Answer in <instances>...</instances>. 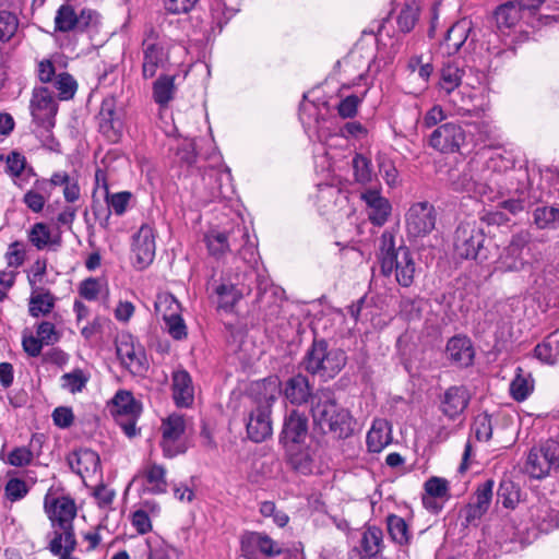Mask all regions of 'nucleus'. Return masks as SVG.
<instances>
[{"instance_id": "f257e3e1", "label": "nucleus", "mask_w": 559, "mask_h": 559, "mask_svg": "<svg viewBox=\"0 0 559 559\" xmlns=\"http://www.w3.org/2000/svg\"><path fill=\"white\" fill-rule=\"evenodd\" d=\"M377 259L383 276L394 274L395 281L403 287L414 283L416 264L409 249L396 245L394 230H384L378 240Z\"/></svg>"}, {"instance_id": "f03ea898", "label": "nucleus", "mask_w": 559, "mask_h": 559, "mask_svg": "<svg viewBox=\"0 0 559 559\" xmlns=\"http://www.w3.org/2000/svg\"><path fill=\"white\" fill-rule=\"evenodd\" d=\"M311 415L323 433L331 432L335 438L346 439L354 432L355 423L349 411L337 405L330 390L316 392Z\"/></svg>"}, {"instance_id": "7ed1b4c3", "label": "nucleus", "mask_w": 559, "mask_h": 559, "mask_svg": "<svg viewBox=\"0 0 559 559\" xmlns=\"http://www.w3.org/2000/svg\"><path fill=\"white\" fill-rule=\"evenodd\" d=\"M257 406L249 413L247 421L248 437L254 442H262L272 435L271 408L281 393L277 377H269L257 383Z\"/></svg>"}, {"instance_id": "20e7f679", "label": "nucleus", "mask_w": 559, "mask_h": 559, "mask_svg": "<svg viewBox=\"0 0 559 559\" xmlns=\"http://www.w3.org/2000/svg\"><path fill=\"white\" fill-rule=\"evenodd\" d=\"M346 362L347 356L343 349L330 346L325 340H314L301 365L307 372L328 381L338 374Z\"/></svg>"}, {"instance_id": "39448f33", "label": "nucleus", "mask_w": 559, "mask_h": 559, "mask_svg": "<svg viewBox=\"0 0 559 559\" xmlns=\"http://www.w3.org/2000/svg\"><path fill=\"white\" fill-rule=\"evenodd\" d=\"M44 508L52 527L50 538L76 537L73 522L78 509L73 498L70 496L46 497Z\"/></svg>"}, {"instance_id": "423d86ee", "label": "nucleus", "mask_w": 559, "mask_h": 559, "mask_svg": "<svg viewBox=\"0 0 559 559\" xmlns=\"http://www.w3.org/2000/svg\"><path fill=\"white\" fill-rule=\"evenodd\" d=\"M559 468V442L548 439L538 447H534L525 463V472L536 479L545 478L552 471Z\"/></svg>"}, {"instance_id": "0eeeda50", "label": "nucleus", "mask_w": 559, "mask_h": 559, "mask_svg": "<svg viewBox=\"0 0 559 559\" xmlns=\"http://www.w3.org/2000/svg\"><path fill=\"white\" fill-rule=\"evenodd\" d=\"M531 236L521 231L512 236L509 245L503 248L496 262V270L501 272H519L528 264L531 257Z\"/></svg>"}, {"instance_id": "6e6552de", "label": "nucleus", "mask_w": 559, "mask_h": 559, "mask_svg": "<svg viewBox=\"0 0 559 559\" xmlns=\"http://www.w3.org/2000/svg\"><path fill=\"white\" fill-rule=\"evenodd\" d=\"M186 428V417L178 413H173L162 420L160 447L166 457L173 459L186 453L188 449L185 439Z\"/></svg>"}, {"instance_id": "1a4fd4ad", "label": "nucleus", "mask_w": 559, "mask_h": 559, "mask_svg": "<svg viewBox=\"0 0 559 559\" xmlns=\"http://www.w3.org/2000/svg\"><path fill=\"white\" fill-rule=\"evenodd\" d=\"M33 123L38 128L53 129L58 104L47 87H35L29 102Z\"/></svg>"}, {"instance_id": "9d476101", "label": "nucleus", "mask_w": 559, "mask_h": 559, "mask_svg": "<svg viewBox=\"0 0 559 559\" xmlns=\"http://www.w3.org/2000/svg\"><path fill=\"white\" fill-rule=\"evenodd\" d=\"M135 400L131 392L119 390L108 404V408L116 423L128 437L136 435Z\"/></svg>"}, {"instance_id": "9b49d317", "label": "nucleus", "mask_w": 559, "mask_h": 559, "mask_svg": "<svg viewBox=\"0 0 559 559\" xmlns=\"http://www.w3.org/2000/svg\"><path fill=\"white\" fill-rule=\"evenodd\" d=\"M436 218L435 207L429 202L424 201L412 204L405 215L408 236L416 238L430 234L436 226Z\"/></svg>"}, {"instance_id": "f8f14e48", "label": "nucleus", "mask_w": 559, "mask_h": 559, "mask_svg": "<svg viewBox=\"0 0 559 559\" xmlns=\"http://www.w3.org/2000/svg\"><path fill=\"white\" fill-rule=\"evenodd\" d=\"M485 239L481 230L472 228L468 225L459 226L454 239L455 252L463 259L483 261L487 259V254L484 251Z\"/></svg>"}, {"instance_id": "ddd939ff", "label": "nucleus", "mask_w": 559, "mask_h": 559, "mask_svg": "<svg viewBox=\"0 0 559 559\" xmlns=\"http://www.w3.org/2000/svg\"><path fill=\"white\" fill-rule=\"evenodd\" d=\"M471 392L465 385H451L439 396V411L449 420L463 419L471 401Z\"/></svg>"}, {"instance_id": "4468645a", "label": "nucleus", "mask_w": 559, "mask_h": 559, "mask_svg": "<svg viewBox=\"0 0 559 559\" xmlns=\"http://www.w3.org/2000/svg\"><path fill=\"white\" fill-rule=\"evenodd\" d=\"M241 551L246 559H259V554L276 557L283 554V547L270 536L259 532H247L241 536Z\"/></svg>"}, {"instance_id": "2eb2a0df", "label": "nucleus", "mask_w": 559, "mask_h": 559, "mask_svg": "<svg viewBox=\"0 0 559 559\" xmlns=\"http://www.w3.org/2000/svg\"><path fill=\"white\" fill-rule=\"evenodd\" d=\"M465 141V131L454 122L439 126L429 136V145L441 153L459 151Z\"/></svg>"}, {"instance_id": "dca6fc26", "label": "nucleus", "mask_w": 559, "mask_h": 559, "mask_svg": "<svg viewBox=\"0 0 559 559\" xmlns=\"http://www.w3.org/2000/svg\"><path fill=\"white\" fill-rule=\"evenodd\" d=\"M67 461L71 471L78 474L84 483L87 478L102 477L99 455L91 449L74 450L68 455Z\"/></svg>"}, {"instance_id": "f3484780", "label": "nucleus", "mask_w": 559, "mask_h": 559, "mask_svg": "<svg viewBox=\"0 0 559 559\" xmlns=\"http://www.w3.org/2000/svg\"><path fill=\"white\" fill-rule=\"evenodd\" d=\"M246 228H236L230 231H219L212 229L204 235V242L206 245L207 252L211 257L219 260L227 252L233 251L236 247L238 238H246Z\"/></svg>"}, {"instance_id": "a211bd4d", "label": "nucleus", "mask_w": 559, "mask_h": 559, "mask_svg": "<svg viewBox=\"0 0 559 559\" xmlns=\"http://www.w3.org/2000/svg\"><path fill=\"white\" fill-rule=\"evenodd\" d=\"M493 480L479 484L471 502L464 508L465 525L475 524L488 511L492 499Z\"/></svg>"}, {"instance_id": "6ab92c4d", "label": "nucleus", "mask_w": 559, "mask_h": 559, "mask_svg": "<svg viewBox=\"0 0 559 559\" xmlns=\"http://www.w3.org/2000/svg\"><path fill=\"white\" fill-rule=\"evenodd\" d=\"M361 200L366 203L367 215L374 226L384 225L392 212L390 201L382 197L377 189H367L360 194Z\"/></svg>"}, {"instance_id": "aec40b11", "label": "nucleus", "mask_w": 559, "mask_h": 559, "mask_svg": "<svg viewBox=\"0 0 559 559\" xmlns=\"http://www.w3.org/2000/svg\"><path fill=\"white\" fill-rule=\"evenodd\" d=\"M308 436V418L298 411H292L284 420L280 441L285 447L304 443Z\"/></svg>"}, {"instance_id": "412c9836", "label": "nucleus", "mask_w": 559, "mask_h": 559, "mask_svg": "<svg viewBox=\"0 0 559 559\" xmlns=\"http://www.w3.org/2000/svg\"><path fill=\"white\" fill-rule=\"evenodd\" d=\"M100 133L111 142H117L121 135L122 123L115 110L114 99H105L97 115Z\"/></svg>"}, {"instance_id": "4be33fe9", "label": "nucleus", "mask_w": 559, "mask_h": 559, "mask_svg": "<svg viewBox=\"0 0 559 559\" xmlns=\"http://www.w3.org/2000/svg\"><path fill=\"white\" fill-rule=\"evenodd\" d=\"M173 399L178 407H190L194 402L192 378L185 369H178L171 376Z\"/></svg>"}, {"instance_id": "5701e85b", "label": "nucleus", "mask_w": 559, "mask_h": 559, "mask_svg": "<svg viewBox=\"0 0 559 559\" xmlns=\"http://www.w3.org/2000/svg\"><path fill=\"white\" fill-rule=\"evenodd\" d=\"M199 156L195 152V144L193 141H186L181 145L177 147L175 153L173 164L179 167V175L181 173L190 174L193 171V168H197L198 171L206 174L207 169H213V165H207L203 163L199 165Z\"/></svg>"}, {"instance_id": "b1692460", "label": "nucleus", "mask_w": 559, "mask_h": 559, "mask_svg": "<svg viewBox=\"0 0 559 559\" xmlns=\"http://www.w3.org/2000/svg\"><path fill=\"white\" fill-rule=\"evenodd\" d=\"M314 395L316 393H312L308 378L304 374H296L285 383L284 396L293 405L299 406L309 401L312 404Z\"/></svg>"}, {"instance_id": "393cba45", "label": "nucleus", "mask_w": 559, "mask_h": 559, "mask_svg": "<svg viewBox=\"0 0 559 559\" xmlns=\"http://www.w3.org/2000/svg\"><path fill=\"white\" fill-rule=\"evenodd\" d=\"M445 353L448 359L460 366L467 367L474 359V349L469 338L465 336H453L447 343Z\"/></svg>"}, {"instance_id": "a878e982", "label": "nucleus", "mask_w": 559, "mask_h": 559, "mask_svg": "<svg viewBox=\"0 0 559 559\" xmlns=\"http://www.w3.org/2000/svg\"><path fill=\"white\" fill-rule=\"evenodd\" d=\"M142 491L154 495L167 491L166 468L163 465L147 462L142 471Z\"/></svg>"}, {"instance_id": "bb28decb", "label": "nucleus", "mask_w": 559, "mask_h": 559, "mask_svg": "<svg viewBox=\"0 0 559 559\" xmlns=\"http://www.w3.org/2000/svg\"><path fill=\"white\" fill-rule=\"evenodd\" d=\"M116 350L122 366L130 372L135 373L140 369V358L132 335L121 333L116 340Z\"/></svg>"}, {"instance_id": "cd10ccee", "label": "nucleus", "mask_w": 559, "mask_h": 559, "mask_svg": "<svg viewBox=\"0 0 559 559\" xmlns=\"http://www.w3.org/2000/svg\"><path fill=\"white\" fill-rule=\"evenodd\" d=\"M145 39L142 40V50L144 53V61L142 62V76L152 78L155 75L156 70L163 66L165 60L164 47L160 44L152 43L145 48Z\"/></svg>"}, {"instance_id": "c85d7f7f", "label": "nucleus", "mask_w": 559, "mask_h": 559, "mask_svg": "<svg viewBox=\"0 0 559 559\" xmlns=\"http://www.w3.org/2000/svg\"><path fill=\"white\" fill-rule=\"evenodd\" d=\"M390 441L391 436L388 421L383 419L374 420L366 438L368 450L373 453H379Z\"/></svg>"}, {"instance_id": "c756f323", "label": "nucleus", "mask_w": 559, "mask_h": 559, "mask_svg": "<svg viewBox=\"0 0 559 559\" xmlns=\"http://www.w3.org/2000/svg\"><path fill=\"white\" fill-rule=\"evenodd\" d=\"M56 297L53 294L41 288L37 293H33L28 300V313L33 318L46 317L55 308Z\"/></svg>"}, {"instance_id": "7c9ffc66", "label": "nucleus", "mask_w": 559, "mask_h": 559, "mask_svg": "<svg viewBox=\"0 0 559 559\" xmlns=\"http://www.w3.org/2000/svg\"><path fill=\"white\" fill-rule=\"evenodd\" d=\"M78 292L81 298L87 301H95L104 295L108 298L109 286L106 277H86L80 282Z\"/></svg>"}, {"instance_id": "2f4dec72", "label": "nucleus", "mask_w": 559, "mask_h": 559, "mask_svg": "<svg viewBox=\"0 0 559 559\" xmlns=\"http://www.w3.org/2000/svg\"><path fill=\"white\" fill-rule=\"evenodd\" d=\"M250 287H246L239 284H226L223 283L217 286L216 295L218 296V307L224 310H230L243 297V295L250 293Z\"/></svg>"}, {"instance_id": "473e14b6", "label": "nucleus", "mask_w": 559, "mask_h": 559, "mask_svg": "<svg viewBox=\"0 0 559 559\" xmlns=\"http://www.w3.org/2000/svg\"><path fill=\"white\" fill-rule=\"evenodd\" d=\"M523 12L515 3L514 0H509L498 5L493 12L498 27H513L521 19H523Z\"/></svg>"}, {"instance_id": "72a5a7b5", "label": "nucleus", "mask_w": 559, "mask_h": 559, "mask_svg": "<svg viewBox=\"0 0 559 559\" xmlns=\"http://www.w3.org/2000/svg\"><path fill=\"white\" fill-rule=\"evenodd\" d=\"M383 533L377 526H369L362 534L360 547L364 552L362 559L374 558L382 548Z\"/></svg>"}, {"instance_id": "f704fd0d", "label": "nucleus", "mask_w": 559, "mask_h": 559, "mask_svg": "<svg viewBox=\"0 0 559 559\" xmlns=\"http://www.w3.org/2000/svg\"><path fill=\"white\" fill-rule=\"evenodd\" d=\"M78 12L74 7L64 3L60 5L55 15V32L59 33H70L76 32L78 27Z\"/></svg>"}, {"instance_id": "c9c22d12", "label": "nucleus", "mask_w": 559, "mask_h": 559, "mask_svg": "<svg viewBox=\"0 0 559 559\" xmlns=\"http://www.w3.org/2000/svg\"><path fill=\"white\" fill-rule=\"evenodd\" d=\"M174 81L175 76L162 74L153 83V99L157 105H159V107L167 106L174 98L176 90Z\"/></svg>"}, {"instance_id": "e433bc0d", "label": "nucleus", "mask_w": 559, "mask_h": 559, "mask_svg": "<svg viewBox=\"0 0 559 559\" xmlns=\"http://www.w3.org/2000/svg\"><path fill=\"white\" fill-rule=\"evenodd\" d=\"M146 545L148 559H181L179 550L166 544L159 536L147 537Z\"/></svg>"}, {"instance_id": "4c0bfd02", "label": "nucleus", "mask_w": 559, "mask_h": 559, "mask_svg": "<svg viewBox=\"0 0 559 559\" xmlns=\"http://www.w3.org/2000/svg\"><path fill=\"white\" fill-rule=\"evenodd\" d=\"M78 547L76 537H67V538H49L47 544L48 551L58 557V559H80L74 556V551Z\"/></svg>"}, {"instance_id": "58836bf2", "label": "nucleus", "mask_w": 559, "mask_h": 559, "mask_svg": "<svg viewBox=\"0 0 559 559\" xmlns=\"http://www.w3.org/2000/svg\"><path fill=\"white\" fill-rule=\"evenodd\" d=\"M317 201L320 207L328 210L331 205H336L345 197L342 194L340 187L333 182L317 183Z\"/></svg>"}, {"instance_id": "ea45409f", "label": "nucleus", "mask_w": 559, "mask_h": 559, "mask_svg": "<svg viewBox=\"0 0 559 559\" xmlns=\"http://www.w3.org/2000/svg\"><path fill=\"white\" fill-rule=\"evenodd\" d=\"M473 32L472 22L463 19L455 22L445 33L444 40H453V52H457Z\"/></svg>"}, {"instance_id": "a19ab883", "label": "nucleus", "mask_w": 559, "mask_h": 559, "mask_svg": "<svg viewBox=\"0 0 559 559\" xmlns=\"http://www.w3.org/2000/svg\"><path fill=\"white\" fill-rule=\"evenodd\" d=\"M534 223L539 229H556L559 227V207L540 206L533 213Z\"/></svg>"}, {"instance_id": "79ce46f5", "label": "nucleus", "mask_w": 559, "mask_h": 559, "mask_svg": "<svg viewBox=\"0 0 559 559\" xmlns=\"http://www.w3.org/2000/svg\"><path fill=\"white\" fill-rule=\"evenodd\" d=\"M464 71L454 62L444 63L440 71V86L448 94L461 84Z\"/></svg>"}, {"instance_id": "37998d69", "label": "nucleus", "mask_w": 559, "mask_h": 559, "mask_svg": "<svg viewBox=\"0 0 559 559\" xmlns=\"http://www.w3.org/2000/svg\"><path fill=\"white\" fill-rule=\"evenodd\" d=\"M532 516L540 532L547 533L558 526V515L547 503H542Z\"/></svg>"}, {"instance_id": "c03bdc74", "label": "nucleus", "mask_w": 559, "mask_h": 559, "mask_svg": "<svg viewBox=\"0 0 559 559\" xmlns=\"http://www.w3.org/2000/svg\"><path fill=\"white\" fill-rule=\"evenodd\" d=\"M239 239L241 240L240 247L239 248L237 247V245H238V240H237L236 247L233 248V250H236L237 257L239 259H241L248 265L249 272L246 271L245 275L252 276V275H254L253 266L258 261L257 248H255L254 243L249 241L248 234H247L246 238H239Z\"/></svg>"}, {"instance_id": "a18cd8bd", "label": "nucleus", "mask_w": 559, "mask_h": 559, "mask_svg": "<svg viewBox=\"0 0 559 559\" xmlns=\"http://www.w3.org/2000/svg\"><path fill=\"white\" fill-rule=\"evenodd\" d=\"M155 310L162 319H168L180 314L181 307L178 300L168 293L159 294L155 301Z\"/></svg>"}, {"instance_id": "49530a36", "label": "nucleus", "mask_w": 559, "mask_h": 559, "mask_svg": "<svg viewBox=\"0 0 559 559\" xmlns=\"http://www.w3.org/2000/svg\"><path fill=\"white\" fill-rule=\"evenodd\" d=\"M53 86L58 92V97L60 100L72 99L78 90V83L75 79L67 72H61L56 75L53 80Z\"/></svg>"}, {"instance_id": "de8ad7c7", "label": "nucleus", "mask_w": 559, "mask_h": 559, "mask_svg": "<svg viewBox=\"0 0 559 559\" xmlns=\"http://www.w3.org/2000/svg\"><path fill=\"white\" fill-rule=\"evenodd\" d=\"M424 489L427 496L438 498L441 502L448 501L451 497L449 481L442 477L428 478L424 484Z\"/></svg>"}, {"instance_id": "09e8293b", "label": "nucleus", "mask_w": 559, "mask_h": 559, "mask_svg": "<svg viewBox=\"0 0 559 559\" xmlns=\"http://www.w3.org/2000/svg\"><path fill=\"white\" fill-rule=\"evenodd\" d=\"M388 531L391 538L400 544H407L409 540L408 525L405 520L399 515L390 514L386 519Z\"/></svg>"}, {"instance_id": "8fccbe9b", "label": "nucleus", "mask_w": 559, "mask_h": 559, "mask_svg": "<svg viewBox=\"0 0 559 559\" xmlns=\"http://www.w3.org/2000/svg\"><path fill=\"white\" fill-rule=\"evenodd\" d=\"M49 185V180H39L37 179L35 181L34 188L28 190L23 198V202L25 205L33 211L34 213H39L43 211L46 198L40 192V190L44 188V186Z\"/></svg>"}, {"instance_id": "3c124183", "label": "nucleus", "mask_w": 559, "mask_h": 559, "mask_svg": "<svg viewBox=\"0 0 559 559\" xmlns=\"http://www.w3.org/2000/svg\"><path fill=\"white\" fill-rule=\"evenodd\" d=\"M88 380V376L82 369L76 368L61 377V388L76 394L84 390Z\"/></svg>"}, {"instance_id": "603ef678", "label": "nucleus", "mask_w": 559, "mask_h": 559, "mask_svg": "<svg viewBox=\"0 0 559 559\" xmlns=\"http://www.w3.org/2000/svg\"><path fill=\"white\" fill-rule=\"evenodd\" d=\"M415 0L406 2L397 16V25L403 33H409L419 17V9L414 7Z\"/></svg>"}, {"instance_id": "864d4df0", "label": "nucleus", "mask_w": 559, "mask_h": 559, "mask_svg": "<svg viewBox=\"0 0 559 559\" xmlns=\"http://www.w3.org/2000/svg\"><path fill=\"white\" fill-rule=\"evenodd\" d=\"M28 241L37 249H45L51 241V233L45 223L34 224L28 231Z\"/></svg>"}, {"instance_id": "5fc2aeb1", "label": "nucleus", "mask_w": 559, "mask_h": 559, "mask_svg": "<svg viewBox=\"0 0 559 559\" xmlns=\"http://www.w3.org/2000/svg\"><path fill=\"white\" fill-rule=\"evenodd\" d=\"M498 499L503 507L514 509L520 501L519 487L513 481H502L498 489Z\"/></svg>"}, {"instance_id": "6e6d98bb", "label": "nucleus", "mask_w": 559, "mask_h": 559, "mask_svg": "<svg viewBox=\"0 0 559 559\" xmlns=\"http://www.w3.org/2000/svg\"><path fill=\"white\" fill-rule=\"evenodd\" d=\"M366 94L367 91H365L361 97L357 96L356 94H350L341 99L336 106L338 116L343 119L355 118L358 114V107L362 103Z\"/></svg>"}, {"instance_id": "4d7b16f0", "label": "nucleus", "mask_w": 559, "mask_h": 559, "mask_svg": "<svg viewBox=\"0 0 559 559\" xmlns=\"http://www.w3.org/2000/svg\"><path fill=\"white\" fill-rule=\"evenodd\" d=\"M497 542L500 544L522 542L521 531L513 519H503L500 530L496 534Z\"/></svg>"}, {"instance_id": "13d9d810", "label": "nucleus", "mask_w": 559, "mask_h": 559, "mask_svg": "<svg viewBox=\"0 0 559 559\" xmlns=\"http://www.w3.org/2000/svg\"><path fill=\"white\" fill-rule=\"evenodd\" d=\"M534 354L537 359L540 361L554 365L556 364L558 356H559V341H557V344L554 346L548 338L544 340L542 343L537 344Z\"/></svg>"}, {"instance_id": "bf43d9fd", "label": "nucleus", "mask_w": 559, "mask_h": 559, "mask_svg": "<svg viewBox=\"0 0 559 559\" xmlns=\"http://www.w3.org/2000/svg\"><path fill=\"white\" fill-rule=\"evenodd\" d=\"M49 185H63V195L68 202H75L80 198V186L76 182L75 177H51Z\"/></svg>"}, {"instance_id": "052dcab7", "label": "nucleus", "mask_w": 559, "mask_h": 559, "mask_svg": "<svg viewBox=\"0 0 559 559\" xmlns=\"http://www.w3.org/2000/svg\"><path fill=\"white\" fill-rule=\"evenodd\" d=\"M4 259L9 267L17 269L22 266L26 260L24 243L19 240L11 242L4 254Z\"/></svg>"}, {"instance_id": "680f3d73", "label": "nucleus", "mask_w": 559, "mask_h": 559, "mask_svg": "<svg viewBox=\"0 0 559 559\" xmlns=\"http://www.w3.org/2000/svg\"><path fill=\"white\" fill-rule=\"evenodd\" d=\"M533 391V384L530 382L527 378L518 373L515 378L510 383V393L511 396L518 401L522 402L528 397V395Z\"/></svg>"}, {"instance_id": "e2e57ef3", "label": "nucleus", "mask_w": 559, "mask_h": 559, "mask_svg": "<svg viewBox=\"0 0 559 559\" xmlns=\"http://www.w3.org/2000/svg\"><path fill=\"white\" fill-rule=\"evenodd\" d=\"M19 26L17 17L8 11L0 12V40L9 41L16 33Z\"/></svg>"}, {"instance_id": "0e129e2a", "label": "nucleus", "mask_w": 559, "mask_h": 559, "mask_svg": "<svg viewBox=\"0 0 559 559\" xmlns=\"http://www.w3.org/2000/svg\"><path fill=\"white\" fill-rule=\"evenodd\" d=\"M333 135H340L345 139L353 138L355 140H362L367 138L368 130L359 121H348L341 126Z\"/></svg>"}, {"instance_id": "69168bd1", "label": "nucleus", "mask_w": 559, "mask_h": 559, "mask_svg": "<svg viewBox=\"0 0 559 559\" xmlns=\"http://www.w3.org/2000/svg\"><path fill=\"white\" fill-rule=\"evenodd\" d=\"M27 492L28 486L26 481L21 478L9 479L4 488L5 497L12 502L24 498Z\"/></svg>"}, {"instance_id": "338daca9", "label": "nucleus", "mask_w": 559, "mask_h": 559, "mask_svg": "<svg viewBox=\"0 0 559 559\" xmlns=\"http://www.w3.org/2000/svg\"><path fill=\"white\" fill-rule=\"evenodd\" d=\"M76 32H87L95 29L99 24V14L92 9H82L78 13Z\"/></svg>"}, {"instance_id": "774afa93", "label": "nucleus", "mask_w": 559, "mask_h": 559, "mask_svg": "<svg viewBox=\"0 0 559 559\" xmlns=\"http://www.w3.org/2000/svg\"><path fill=\"white\" fill-rule=\"evenodd\" d=\"M36 334L45 345H53L59 342L60 333L57 331L55 324L49 321H41L36 326Z\"/></svg>"}]
</instances>
